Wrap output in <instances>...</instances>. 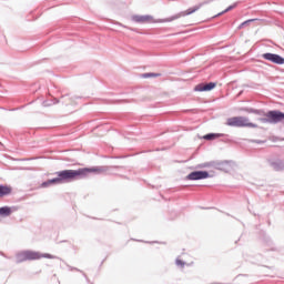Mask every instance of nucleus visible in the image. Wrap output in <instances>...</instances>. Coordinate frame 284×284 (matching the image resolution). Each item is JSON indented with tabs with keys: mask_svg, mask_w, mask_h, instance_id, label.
<instances>
[{
	"mask_svg": "<svg viewBox=\"0 0 284 284\" xmlns=\"http://www.w3.org/2000/svg\"><path fill=\"white\" fill-rule=\"evenodd\" d=\"M234 8H236V4L230 6L229 8H226V9L222 12V14H225V12H230V10H234Z\"/></svg>",
	"mask_w": 284,
	"mask_h": 284,
	"instance_id": "4468645a",
	"label": "nucleus"
},
{
	"mask_svg": "<svg viewBox=\"0 0 284 284\" xmlns=\"http://www.w3.org/2000/svg\"><path fill=\"white\" fill-rule=\"evenodd\" d=\"M197 10H201V4L189 8L185 11H181L180 13L165 19L156 20L152 16L135 14L131 17V21H134V23H170L172 21H176V19H181V17H187L190 14H194V12H197Z\"/></svg>",
	"mask_w": 284,
	"mask_h": 284,
	"instance_id": "f03ea898",
	"label": "nucleus"
},
{
	"mask_svg": "<svg viewBox=\"0 0 284 284\" xmlns=\"http://www.w3.org/2000/svg\"><path fill=\"white\" fill-rule=\"evenodd\" d=\"M262 58H264L265 61H270L271 63H276L277 65H283L284 63V58L278 54L263 53Z\"/></svg>",
	"mask_w": 284,
	"mask_h": 284,
	"instance_id": "423d86ee",
	"label": "nucleus"
},
{
	"mask_svg": "<svg viewBox=\"0 0 284 284\" xmlns=\"http://www.w3.org/2000/svg\"><path fill=\"white\" fill-rule=\"evenodd\" d=\"M12 194V186L0 185V199Z\"/></svg>",
	"mask_w": 284,
	"mask_h": 284,
	"instance_id": "1a4fd4ad",
	"label": "nucleus"
},
{
	"mask_svg": "<svg viewBox=\"0 0 284 284\" xmlns=\"http://www.w3.org/2000/svg\"><path fill=\"white\" fill-rule=\"evenodd\" d=\"M176 265H180V267H184L185 266V262H183L182 260H176Z\"/></svg>",
	"mask_w": 284,
	"mask_h": 284,
	"instance_id": "2eb2a0df",
	"label": "nucleus"
},
{
	"mask_svg": "<svg viewBox=\"0 0 284 284\" xmlns=\"http://www.w3.org/2000/svg\"><path fill=\"white\" fill-rule=\"evenodd\" d=\"M221 134L220 133H209L203 136L205 141H214L215 139H220Z\"/></svg>",
	"mask_w": 284,
	"mask_h": 284,
	"instance_id": "9b49d317",
	"label": "nucleus"
},
{
	"mask_svg": "<svg viewBox=\"0 0 284 284\" xmlns=\"http://www.w3.org/2000/svg\"><path fill=\"white\" fill-rule=\"evenodd\" d=\"M20 261H39V258H54V255L50 253L41 254L34 251H24L19 254Z\"/></svg>",
	"mask_w": 284,
	"mask_h": 284,
	"instance_id": "20e7f679",
	"label": "nucleus"
},
{
	"mask_svg": "<svg viewBox=\"0 0 284 284\" xmlns=\"http://www.w3.org/2000/svg\"><path fill=\"white\" fill-rule=\"evenodd\" d=\"M222 170H224V172H230V170H232V163L230 162H224L221 165Z\"/></svg>",
	"mask_w": 284,
	"mask_h": 284,
	"instance_id": "f8f14e48",
	"label": "nucleus"
},
{
	"mask_svg": "<svg viewBox=\"0 0 284 284\" xmlns=\"http://www.w3.org/2000/svg\"><path fill=\"white\" fill-rule=\"evenodd\" d=\"M266 121L268 123H281V121H284V113L281 111H270L266 113Z\"/></svg>",
	"mask_w": 284,
	"mask_h": 284,
	"instance_id": "39448f33",
	"label": "nucleus"
},
{
	"mask_svg": "<svg viewBox=\"0 0 284 284\" xmlns=\"http://www.w3.org/2000/svg\"><path fill=\"white\" fill-rule=\"evenodd\" d=\"M152 77H161V73H144L142 79H151Z\"/></svg>",
	"mask_w": 284,
	"mask_h": 284,
	"instance_id": "ddd939ff",
	"label": "nucleus"
},
{
	"mask_svg": "<svg viewBox=\"0 0 284 284\" xmlns=\"http://www.w3.org/2000/svg\"><path fill=\"white\" fill-rule=\"evenodd\" d=\"M226 125L231 128H258V125L250 122V119L245 116H234L226 121Z\"/></svg>",
	"mask_w": 284,
	"mask_h": 284,
	"instance_id": "7ed1b4c3",
	"label": "nucleus"
},
{
	"mask_svg": "<svg viewBox=\"0 0 284 284\" xmlns=\"http://www.w3.org/2000/svg\"><path fill=\"white\" fill-rule=\"evenodd\" d=\"M12 212H14V210H12V207H10V206L0 207V216H10V214H12Z\"/></svg>",
	"mask_w": 284,
	"mask_h": 284,
	"instance_id": "9d476101",
	"label": "nucleus"
},
{
	"mask_svg": "<svg viewBox=\"0 0 284 284\" xmlns=\"http://www.w3.org/2000/svg\"><path fill=\"white\" fill-rule=\"evenodd\" d=\"M101 168H82L78 170H62L55 172L54 179L48 180L41 184V187H50V185H59L61 183H71V181H79V179H88L90 174H101Z\"/></svg>",
	"mask_w": 284,
	"mask_h": 284,
	"instance_id": "f257e3e1",
	"label": "nucleus"
},
{
	"mask_svg": "<svg viewBox=\"0 0 284 284\" xmlns=\"http://www.w3.org/2000/svg\"><path fill=\"white\" fill-rule=\"evenodd\" d=\"M252 21H256V19L246 20V21H244L241 26H245V24H247V23H252Z\"/></svg>",
	"mask_w": 284,
	"mask_h": 284,
	"instance_id": "dca6fc26",
	"label": "nucleus"
},
{
	"mask_svg": "<svg viewBox=\"0 0 284 284\" xmlns=\"http://www.w3.org/2000/svg\"><path fill=\"white\" fill-rule=\"evenodd\" d=\"M214 88H216V83H214V82H210L206 84L200 83V84L195 85L194 92H210V91L214 90Z\"/></svg>",
	"mask_w": 284,
	"mask_h": 284,
	"instance_id": "6e6552de",
	"label": "nucleus"
},
{
	"mask_svg": "<svg viewBox=\"0 0 284 284\" xmlns=\"http://www.w3.org/2000/svg\"><path fill=\"white\" fill-rule=\"evenodd\" d=\"M207 176H210V173L206 171H194L190 173L186 179L189 181H201V179H207Z\"/></svg>",
	"mask_w": 284,
	"mask_h": 284,
	"instance_id": "0eeeda50",
	"label": "nucleus"
}]
</instances>
